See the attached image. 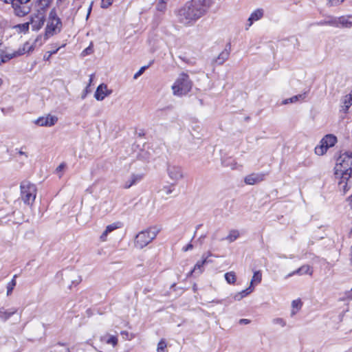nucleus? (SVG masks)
Returning a JSON list of instances; mask_svg holds the SVG:
<instances>
[{
	"label": "nucleus",
	"instance_id": "obj_1",
	"mask_svg": "<svg viewBox=\"0 0 352 352\" xmlns=\"http://www.w3.org/2000/svg\"><path fill=\"white\" fill-rule=\"evenodd\" d=\"M212 4V0H190L186 2L176 12L178 22L185 26L194 25L208 13Z\"/></svg>",
	"mask_w": 352,
	"mask_h": 352
},
{
	"label": "nucleus",
	"instance_id": "obj_2",
	"mask_svg": "<svg viewBox=\"0 0 352 352\" xmlns=\"http://www.w3.org/2000/svg\"><path fill=\"white\" fill-rule=\"evenodd\" d=\"M352 169V151L341 153L336 160L334 167V174L339 179Z\"/></svg>",
	"mask_w": 352,
	"mask_h": 352
},
{
	"label": "nucleus",
	"instance_id": "obj_3",
	"mask_svg": "<svg viewBox=\"0 0 352 352\" xmlns=\"http://www.w3.org/2000/svg\"><path fill=\"white\" fill-rule=\"evenodd\" d=\"M62 30V21L57 16L56 10L53 8L50 10L48 19L47 21V25L45 30L44 38L45 40L48 39L50 37L57 34Z\"/></svg>",
	"mask_w": 352,
	"mask_h": 352
},
{
	"label": "nucleus",
	"instance_id": "obj_4",
	"mask_svg": "<svg viewBox=\"0 0 352 352\" xmlns=\"http://www.w3.org/2000/svg\"><path fill=\"white\" fill-rule=\"evenodd\" d=\"M192 88V82L187 74L182 73L172 86L173 94L182 96L187 94Z\"/></svg>",
	"mask_w": 352,
	"mask_h": 352
},
{
	"label": "nucleus",
	"instance_id": "obj_5",
	"mask_svg": "<svg viewBox=\"0 0 352 352\" xmlns=\"http://www.w3.org/2000/svg\"><path fill=\"white\" fill-rule=\"evenodd\" d=\"M21 197L23 203L30 206L34 202L36 197V187L29 181H23L20 185Z\"/></svg>",
	"mask_w": 352,
	"mask_h": 352
},
{
	"label": "nucleus",
	"instance_id": "obj_6",
	"mask_svg": "<svg viewBox=\"0 0 352 352\" xmlns=\"http://www.w3.org/2000/svg\"><path fill=\"white\" fill-rule=\"evenodd\" d=\"M157 233L158 230L152 228L139 232L135 239V246L140 249L146 247L157 236Z\"/></svg>",
	"mask_w": 352,
	"mask_h": 352
},
{
	"label": "nucleus",
	"instance_id": "obj_7",
	"mask_svg": "<svg viewBox=\"0 0 352 352\" xmlns=\"http://www.w3.org/2000/svg\"><path fill=\"white\" fill-rule=\"evenodd\" d=\"M6 3L10 2L16 16L23 17L31 11V7L28 3L22 2L21 0H5Z\"/></svg>",
	"mask_w": 352,
	"mask_h": 352
},
{
	"label": "nucleus",
	"instance_id": "obj_8",
	"mask_svg": "<svg viewBox=\"0 0 352 352\" xmlns=\"http://www.w3.org/2000/svg\"><path fill=\"white\" fill-rule=\"evenodd\" d=\"M166 172L168 177L174 182L175 184L184 178V173L182 166L175 164H168Z\"/></svg>",
	"mask_w": 352,
	"mask_h": 352
},
{
	"label": "nucleus",
	"instance_id": "obj_9",
	"mask_svg": "<svg viewBox=\"0 0 352 352\" xmlns=\"http://www.w3.org/2000/svg\"><path fill=\"white\" fill-rule=\"evenodd\" d=\"M45 21L46 16L34 12L30 15L29 20L32 30L35 32L40 30L44 25Z\"/></svg>",
	"mask_w": 352,
	"mask_h": 352
},
{
	"label": "nucleus",
	"instance_id": "obj_10",
	"mask_svg": "<svg viewBox=\"0 0 352 352\" xmlns=\"http://www.w3.org/2000/svg\"><path fill=\"white\" fill-rule=\"evenodd\" d=\"M338 187L344 193L352 186V169L339 178Z\"/></svg>",
	"mask_w": 352,
	"mask_h": 352
},
{
	"label": "nucleus",
	"instance_id": "obj_11",
	"mask_svg": "<svg viewBox=\"0 0 352 352\" xmlns=\"http://www.w3.org/2000/svg\"><path fill=\"white\" fill-rule=\"evenodd\" d=\"M52 0H36L34 3V12L46 16V12L50 6Z\"/></svg>",
	"mask_w": 352,
	"mask_h": 352
},
{
	"label": "nucleus",
	"instance_id": "obj_12",
	"mask_svg": "<svg viewBox=\"0 0 352 352\" xmlns=\"http://www.w3.org/2000/svg\"><path fill=\"white\" fill-rule=\"evenodd\" d=\"M57 122V116L48 114L46 116H42L37 118L34 121V124L40 126L50 127L54 126Z\"/></svg>",
	"mask_w": 352,
	"mask_h": 352
},
{
	"label": "nucleus",
	"instance_id": "obj_13",
	"mask_svg": "<svg viewBox=\"0 0 352 352\" xmlns=\"http://www.w3.org/2000/svg\"><path fill=\"white\" fill-rule=\"evenodd\" d=\"M230 50L231 45L229 43L226 45L225 49L219 54V56L213 59L212 63L218 65L223 64L224 62L228 59L230 54Z\"/></svg>",
	"mask_w": 352,
	"mask_h": 352
},
{
	"label": "nucleus",
	"instance_id": "obj_14",
	"mask_svg": "<svg viewBox=\"0 0 352 352\" xmlns=\"http://www.w3.org/2000/svg\"><path fill=\"white\" fill-rule=\"evenodd\" d=\"M144 178V174H131L128 179H126L123 185L124 189H128L132 186L137 184Z\"/></svg>",
	"mask_w": 352,
	"mask_h": 352
},
{
	"label": "nucleus",
	"instance_id": "obj_15",
	"mask_svg": "<svg viewBox=\"0 0 352 352\" xmlns=\"http://www.w3.org/2000/svg\"><path fill=\"white\" fill-rule=\"evenodd\" d=\"M265 175L263 173H252L245 177L244 182L248 185H254L264 179Z\"/></svg>",
	"mask_w": 352,
	"mask_h": 352
},
{
	"label": "nucleus",
	"instance_id": "obj_16",
	"mask_svg": "<svg viewBox=\"0 0 352 352\" xmlns=\"http://www.w3.org/2000/svg\"><path fill=\"white\" fill-rule=\"evenodd\" d=\"M111 92V91H108L106 85L101 84L97 87L94 97L97 100L101 101L104 100L106 96L109 95Z\"/></svg>",
	"mask_w": 352,
	"mask_h": 352
},
{
	"label": "nucleus",
	"instance_id": "obj_17",
	"mask_svg": "<svg viewBox=\"0 0 352 352\" xmlns=\"http://www.w3.org/2000/svg\"><path fill=\"white\" fill-rule=\"evenodd\" d=\"M313 274V270L311 267L309 265H304L297 269L296 270L293 271L292 272L289 273L287 277H291L294 275H304V274H309L311 276Z\"/></svg>",
	"mask_w": 352,
	"mask_h": 352
},
{
	"label": "nucleus",
	"instance_id": "obj_18",
	"mask_svg": "<svg viewBox=\"0 0 352 352\" xmlns=\"http://www.w3.org/2000/svg\"><path fill=\"white\" fill-rule=\"evenodd\" d=\"M263 16V10L261 8H258L255 10L248 18V24L246 29L248 30L254 21H257L261 19Z\"/></svg>",
	"mask_w": 352,
	"mask_h": 352
},
{
	"label": "nucleus",
	"instance_id": "obj_19",
	"mask_svg": "<svg viewBox=\"0 0 352 352\" xmlns=\"http://www.w3.org/2000/svg\"><path fill=\"white\" fill-rule=\"evenodd\" d=\"M341 102V111H343L344 113H346L349 111V109L352 105V90L351 91L350 94L344 96L342 98Z\"/></svg>",
	"mask_w": 352,
	"mask_h": 352
},
{
	"label": "nucleus",
	"instance_id": "obj_20",
	"mask_svg": "<svg viewBox=\"0 0 352 352\" xmlns=\"http://www.w3.org/2000/svg\"><path fill=\"white\" fill-rule=\"evenodd\" d=\"M120 227H121L120 222H115V223H113L112 224L108 225L106 227L105 230L101 234L100 239L103 241H106L107 236L109 233L111 232L112 231H113Z\"/></svg>",
	"mask_w": 352,
	"mask_h": 352
},
{
	"label": "nucleus",
	"instance_id": "obj_21",
	"mask_svg": "<svg viewBox=\"0 0 352 352\" xmlns=\"http://www.w3.org/2000/svg\"><path fill=\"white\" fill-rule=\"evenodd\" d=\"M17 309L16 308H11L8 310H6L3 307L0 308V320L5 322L8 320L12 315L16 313Z\"/></svg>",
	"mask_w": 352,
	"mask_h": 352
},
{
	"label": "nucleus",
	"instance_id": "obj_22",
	"mask_svg": "<svg viewBox=\"0 0 352 352\" xmlns=\"http://www.w3.org/2000/svg\"><path fill=\"white\" fill-rule=\"evenodd\" d=\"M337 142V138L332 134L326 135L320 142L327 146V148L332 147Z\"/></svg>",
	"mask_w": 352,
	"mask_h": 352
},
{
	"label": "nucleus",
	"instance_id": "obj_23",
	"mask_svg": "<svg viewBox=\"0 0 352 352\" xmlns=\"http://www.w3.org/2000/svg\"><path fill=\"white\" fill-rule=\"evenodd\" d=\"M208 256L204 257V255H203L202 259L197 262L193 270L190 272V274H192L193 273H197V271L199 274L201 273L203 266L208 262Z\"/></svg>",
	"mask_w": 352,
	"mask_h": 352
},
{
	"label": "nucleus",
	"instance_id": "obj_24",
	"mask_svg": "<svg viewBox=\"0 0 352 352\" xmlns=\"http://www.w3.org/2000/svg\"><path fill=\"white\" fill-rule=\"evenodd\" d=\"M34 50L32 45H30L28 42H25L22 47L19 48L16 51L18 56H21L26 52H30Z\"/></svg>",
	"mask_w": 352,
	"mask_h": 352
},
{
	"label": "nucleus",
	"instance_id": "obj_25",
	"mask_svg": "<svg viewBox=\"0 0 352 352\" xmlns=\"http://www.w3.org/2000/svg\"><path fill=\"white\" fill-rule=\"evenodd\" d=\"M17 56H18V54H16V51H14L12 53H6V54L1 53L0 54L1 63H6L8 60H11L12 58H14Z\"/></svg>",
	"mask_w": 352,
	"mask_h": 352
},
{
	"label": "nucleus",
	"instance_id": "obj_26",
	"mask_svg": "<svg viewBox=\"0 0 352 352\" xmlns=\"http://www.w3.org/2000/svg\"><path fill=\"white\" fill-rule=\"evenodd\" d=\"M222 165L225 167H229L231 169H236L237 164L235 160L231 157L222 160Z\"/></svg>",
	"mask_w": 352,
	"mask_h": 352
},
{
	"label": "nucleus",
	"instance_id": "obj_27",
	"mask_svg": "<svg viewBox=\"0 0 352 352\" xmlns=\"http://www.w3.org/2000/svg\"><path fill=\"white\" fill-rule=\"evenodd\" d=\"M306 94L304 93L302 94H298L296 96H294L289 98L285 99L283 103L285 104H289V103H294L300 100H303L305 98Z\"/></svg>",
	"mask_w": 352,
	"mask_h": 352
},
{
	"label": "nucleus",
	"instance_id": "obj_28",
	"mask_svg": "<svg viewBox=\"0 0 352 352\" xmlns=\"http://www.w3.org/2000/svg\"><path fill=\"white\" fill-rule=\"evenodd\" d=\"M252 291H253V287L250 285V287L248 288H247V289L241 291V292L238 293L237 294H236L234 296V299L236 300H240L243 298H244L246 296H248V294H250Z\"/></svg>",
	"mask_w": 352,
	"mask_h": 352
},
{
	"label": "nucleus",
	"instance_id": "obj_29",
	"mask_svg": "<svg viewBox=\"0 0 352 352\" xmlns=\"http://www.w3.org/2000/svg\"><path fill=\"white\" fill-rule=\"evenodd\" d=\"M14 29L16 30L17 32H20V33H27L29 30V28H30V23L29 21L26 22V23H21V24H18V25H16L14 27Z\"/></svg>",
	"mask_w": 352,
	"mask_h": 352
},
{
	"label": "nucleus",
	"instance_id": "obj_30",
	"mask_svg": "<svg viewBox=\"0 0 352 352\" xmlns=\"http://www.w3.org/2000/svg\"><path fill=\"white\" fill-rule=\"evenodd\" d=\"M338 28H350L352 26V22L342 16L338 18Z\"/></svg>",
	"mask_w": 352,
	"mask_h": 352
},
{
	"label": "nucleus",
	"instance_id": "obj_31",
	"mask_svg": "<svg viewBox=\"0 0 352 352\" xmlns=\"http://www.w3.org/2000/svg\"><path fill=\"white\" fill-rule=\"evenodd\" d=\"M239 236V232L236 230H232L229 234L225 238L230 243L234 241Z\"/></svg>",
	"mask_w": 352,
	"mask_h": 352
},
{
	"label": "nucleus",
	"instance_id": "obj_32",
	"mask_svg": "<svg viewBox=\"0 0 352 352\" xmlns=\"http://www.w3.org/2000/svg\"><path fill=\"white\" fill-rule=\"evenodd\" d=\"M225 279L229 284H234L236 282V277L234 272H229L225 274Z\"/></svg>",
	"mask_w": 352,
	"mask_h": 352
},
{
	"label": "nucleus",
	"instance_id": "obj_33",
	"mask_svg": "<svg viewBox=\"0 0 352 352\" xmlns=\"http://www.w3.org/2000/svg\"><path fill=\"white\" fill-rule=\"evenodd\" d=\"M168 1V0H159L155 7L156 10L162 13L165 12Z\"/></svg>",
	"mask_w": 352,
	"mask_h": 352
},
{
	"label": "nucleus",
	"instance_id": "obj_34",
	"mask_svg": "<svg viewBox=\"0 0 352 352\" xmlns=\"http://www.w3.org/2000/svg\"><path fill=\"white\" fill-rule=\"evenodd\" d=\"M327 146H325L322 143H320V145L315 148V153L320 156L324 155L327 152Z\"/></svg>",
	"mask_w": 352,
	"mask_h": 352
},
{
	"label": "nucleus",
	"instance_id": "obj_35",
	"mask_svg": "<svg viewBox=\"0 0 352 352\" xmlns=\"http://www.w3.org/2000/svg\"><path fill=\"white\" fill-rule=\"evenodd\" d=\"M16 275H14L13 278L10 281L7 285V295L9 296L12 294L14 287H15L16 282Z\"/></svg>",
	"mask_w": 352,
	"mask_h": 352
},
{
	"label": "nucleus",
	"instance_id": "obj_36",
	"mask_svg": "<svg viewBox=\"0 0 352 352\" xmlns=\"http://www.w3.org/2000/svg\"><path fill=\"white\" fill-rule=\"evenodd\" d=\"M102 340H104L107 344H111L113 346L118 344V338L115 336H111L107 339L105 337H102Z\"/></svg>",
	"mask_w": 352,
	"mask_h": 352
},
{
	"label": "nucleus",
	"instance_id": "obj_37",
	"mask_svg": "<svg viewBox=\"0 0 352 352\" xmlns=\"http://www.w3.org/2000/svg\"><path fill=\"white\" fill-rule=\"evenodd\" d=\"M338 18L333 16H328L326 18L328 25L338 28Z\"/></svg>",
	"mask_w": 352,
	"mask_h": 352
},
{
	"label": "nucleus",
	"instance_id": "obj_38",
	"mask_svg": "<svg viewBox=\"0 0 352 352\" xmlns=\"http://www.w3.org/2000/svg\"><path fill=\"white\" fill-rule=\"evenodd\" d=\"M262 279V274L260 271L254 272L253 277L252 278L250 286L252 287L253 283H260Z\"/></svg>",
	"mask_w": 352,
	"mask_h": 352
},
{
	"label": "nucleus",
	"instance_id": "obj_39",
	"mask_svg": "<svg viewBox=\"0 0 352 352\" xmlns=\"http://www.w3.org/2000/svg\"><path fill=\"white\" fill-rule=\"evenodd\" d=\"M94 76V74H91V75L89 76V85L86 87V88H85V90H84V93L82 94V96H81L82 99H85V97L87 96V94H88L89 92H90V90H89V86H90L91 83V82H92V81H93Z\"/></svg>",
	"mask_w": 352,
	"mask_h": 352
},
{
	"label": "nucleus",
	"instance_id": "obj_40",
	"mask_svg": "<svg viewBox=\"0 0 352 352\" xmlns=\"http://www.w3.org/2000/svg\"><path fill=\"white\" fill-rule=\"evenodd\" d=\"M166 347V343L165 340H161L157 344V352H164V349Z\"/></svg>",
	"mask_w": 352,
	"mask_h": 352
},
{
	"label": "nucleus",
	"instance_id": "obj_41",
	"mask_svg": "<svg viewBox=\"0 0 352 352\" xmlns=\"http://www.w3.org/2000/svg\"><path fill=\"white\" fill-rule=\"evenodd\" d=\"M59 49H60V47H57L54 50L47 52L45 53V54L44 55V59L47 60H49L50 58L51 57V56L53 54H55L58 51Z\"/></svg>",
	"mask_w": 352,
	"mask_h": 352
},
{
	"label": "nucleus",
	"instance_id": "obj_42",
	"mask_svg": "<svg viewBox=\"0 0 352 352\" xmlns=\"http://www.w3.org/2000/svg\"><path fill=\"white\" fill-rule=\"evenodd\" d=\"M272 322L275 324H279L281 327H285L286 324L285 321L281 318H276L273 319Z\"/></svg>",
	"mask_w": 352,
	"mask_h": 352
},
{
	"label": "nucleus",
	"instance_id": "obj_43",
	"mask_svg": "<svg viewBox=\"0 0 352 352\" xmlns=\"http://www.w3.org/2000/svg\"><path fill=\"white\" fill-rule=\"evenodd\" d=\"M352 300V288L344 292V296L342 298V300Z\"/></svg>",
	"mask_w": 352,
	"mask_h": 352
},
{
	"label": "nucleus",
	"instance_id": "obj_44",
	"mask_svg": "<svg viewBox=\"0 0 352 352\" xmlns=\"http://www.w3.org/2000/svg\"><path fill=\"white\" fill-rule=\"evenodd\" d=\"M112 0H102L101 8H107L112 4Z\"/></svg>",
	"mask_w": 352,
	"mask_h": 352
},
{
	"label": "nucleus",
	"instance_id": "obj_45",
	"mask_svg": "<svg viewBox=\"0 0 352 352\" xmlns=\"http://www.w3.org/2000/svg\"><path fill=\"white\" fill-rule=\"evenodd\" d=\"M148 66H144V67H142L138 72H137L134 76H133V78L134 79H137L139 76H140L143 72L145 71V69L148 67Z\"/></svg>",
	"mask_w": 352,
	"mask_h": 352
},
{
	"label": "nucleus",
	"instance_id": "obj_46",
	"mask_svg": "<svg viewBox=\"0 0 352 352\" xmlns=\"http://www.w3.org/2000/svg\"><path fill=\"white\" fill-rule=\"evenodd\" d=\"M292 307L294 308H296L297 309H300L302 306V302L300 300H294L292 301Z\"/></svg>",
	"mask_w": 352,
	"mask_h": 352
},
{
	"label": "nucleus",
	"instance_id": "obj_47",
	"mask_svg": "<svg viewBox=\"0 0 352 352\" xmlns=\"http://www.w3.org/2000/svg\"><path fill=\"white\" fill-rule=\"evenodd\" d=\"M193 248V245L192 243H188L187 245L183 247L182 250L184 252H187L188 250H191Z\"/></svg>",
	"mask_w": 352,
	"mask_h": 352
},
{
	"label": "nucleus",
	"instance_id": "obj_48",
	"mask_svg": "<svg viewBox=\"0 0 352 352\" xmlns=\"http://www.w3.org/2000/svg\"><path fill=\"white\" fill-rule=\"evenodd\" d=\"M164 190L166 195H170L173 190L170 186H165L164 187Z\"/></svg>",
	"mask_w": 352,
	"mask_h": 352
},
{
	"label": "nucleus",
	"instance_id": "obj_49",
	"mask_svg": "<svg viewBox=\"0 0 352 352\" xmlns=\"http://www.w3.org/2000/svg\"><path fill=\"white\" fill-rule=\"evenodd\" d=\"M65 167V163H61L56 169V172H60L62 171Z\"/></svg>",
	"mask_w": 352,
	"mask_h": 352
},
{
	"label": "nucleus",
	"instance_id": "obj_50",
	"mask_svg": "<svg viewBox=\"0 0 352 352\" xmlns=\"http://www.w3.org/2000/svg\"><path fill=\"white\" fill-rule=\"evenodd\" d=\"M317 25H328L326 19L324 20L320 21L316 23Z\"/></svg>",
	"mask_w": 352,
	"mask_h": 352
},
{
	"label": "nucleus",
	"instance_id": "obj_51",
	"mask_svg": "<svg viewBox=\"0 0 352 352\" xmlns=\"http://www.w3.org/2000/svg\"><path fill=\"white\" fill-rule=\"evenodd\" d=\"M328 2L330 6H333L338 5L339 0H328Z\"/></svg>",
	"mask_w": 352,
	"mask_h": 352
},
{
	"label": "nucleus",
	"instance_id": "obj_52",
	"mask_svg": "<svg viewBox=\"0 0 352 352\" xmlns=\"http://www.w3.org/2000/svg\"><path fill=\"white\" fill-rule=\"evenodd\" d=\"M93 3L94 2H91L89 6V8H88V10H87V19L89 18L90 14H91V10H92V6H93Z\"/></svg>",
	"mask_w": 352,
	"mask_h": 352
},
{
	"label": "nucleus",
	"instance_id": "obj_53",
	"mask_svg": "<svg viewBox=\"0 0 352 352\" xmlns=\"http://www.w3.org/2000/svg\"><path fill=\"white\" fill-rule=\"evenodd\" d=\"M250 322V320L248 319H241L239 320V324H249Z\"/></svg>",
	"mask_w": 352,
	"mask_h": 352
},
{
	"label": "nucleus",
	"instance_id": "obj_54",
	"mask_svg": "<svg viewBox=\"0 0 352 352\" xmlns=\"http://www.w3.org/2000/svg\"><path fill=\"white\" fill-rule=\"evenodd\" d=\"M91 47H87L83 52H82V54H91Z\"/></svg>",
	"mask_w": 352,
	"mask_h": 352
},
{
	"label": "nucleus",
	"instance_id": "obj_55",
	"mask_svg": "<svg viewBox=\"0 0 352 352\" xmlns=\"http://www.w3.org/2000/svg\"><path fill=\"white\" fill-rule=\"evenodd\" d=\"M18 153L21 155H24L25 158L28 157V155L22 151V148L18 151Z\"/></svg>",
	"mask_w": 352,
	"mask_h": 352
},
{
	"label": "nucleus",
	"instance_id": "obj_56",
	"mask_svg": "<svg viewBox=\"0 0 352 352\" xmlns=\"http://www.w3.org/2000/svg\"><path fill=\"white\" fill-rule=\"evenodd\" d=\"M348 201L351 206V208H352V195L348 198Z\"/></svg>",
	"mask_w": 352,
	"mask_h": 352
},
{
	"label": "nucleus",
	"instance_id": "obj_57",
	"mask_svg": "<svg viewBox=\"0 0 352 352\" xmlns=\"http://www.w3.org/2000/svg\"><path fill=\"white\" fill-rule=\"evenodd\" d=\"M201 226V224H200V225L197 226V227H196V230H195V234H194V236H192V240L195 238V234H196V233H197V230H198Z\"/></svg>",
	"mask_w": 352,
	"mask_h": 352
},
{
	"label": "nucleus",
	"instance_id": "obj_58",
	"mask_svg": "<svg viewBox=\"0 0 352 352\" xmlns=\"http://www.w3.org/2000/svg\"><path fill=\"white\" fill-rule=\"evenodd\" d=\"M58 344V345H60V346H65V343L60 342H58V344Z\"/></svg>",
	"mask_w": 352,
	"mask_h": 352
},
{
	"label": "nucleus",
	"instance_id": "obj_59",
	"mask_svg": "<svg viewBox=\"0 0 352 352\" xmlns=\"http://www.w3.org/2000/svg\"><path fill=\"white\" fill-rule=\"evenodd\" d=\"M351 261L352 263V245H351Z\"/></svg>",
	"mask_w": 352,
	"mask_h": 352
},
{
	"label": "nucleus",
	"instance_id": "obj_60",
	"mask_svg": "<svg viewBox=\"0 0 352 352\" xmlns=\"http://www.w3.org/2000/svg\"><path fill=\"white\" fill-rule=\"evenodd\" d=\"M205 237H206V236H205V235H202V236H201V237L199 239V240H201V239H204Z\"/></svg>",
	"mask_w": 352,
	"mask_h": 352
},
{
	"label": "nucleus",
	"instance_id": "obj_61",
	"mask_svg": "<svg viewBox=\"0 0 352 352\" xmlns=\"http://www.w3.org/2000/svg\"><path fill=\"white\" fill-rule=\"evenodd\" d=\"M64 352H70V349L69 348L65 349Z\"/></svg>",
	"mask_w": 352,
	"mask_h": 352
},
{
	"label": "nucleus",
	"instance_id": "obj_62",
	"mask_svg": "<svg viewBox=\"0 0 352 352\" xmlns=\"http://www.w3.org/2000/svg\"><path fill=\"white\" fill-rule=\"evenodd\" d=\"M2 83H3V80L1 78H0V86L2 85Z\"/></svg>",
	"mask_w": 352,
	"mask_h": 352
},
{
	"label": "nucleus",
	"instance_id": "obj_63",
	"mask_svg": "<svg viewBox=\"0 0 352 352\" xmlns=\"http://www.w3.org/2000/svg\"><path fill=\"white\" fill-rule=\"evenodd\" d=\"M344 0H341V2H343Z\"/></svg>",
	"mask_w": 352,
	"mask_h": 352
}]
</instances>
